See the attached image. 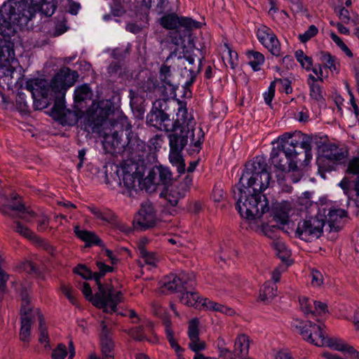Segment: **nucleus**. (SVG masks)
<instances>
[{
  "instance_id": "obj_8",
  "label": "nucleus",
  "mask_w": 359,
  "mask_h": 359,
  "mask_svg": "<svg viewBox=\"0 0 359 359\" xmlns=\"http://www.w3.org/2000/svg\"><path fill=\"white\" fill-rule=\"evenodd\" d=\"M19 65L15 57L13 44L6 40L0 41V86L10 88L16 67Z\"/></svg>"
},
{
  "instance_id": "obj_15",
  "label": "nucleus",
  "mask_w": 359,
  "mask_h": 359,
  "mask_svg": "<svg viewBox=\"0 0 359 359\" xmlns=\"http://www.w3.org/2000/svg\"><path fill=\"white\" fill-rule=\"evenodd\" d=\"M317 164L320 170L331 171L337 167V146L323 144L319 148Z\"/></svg>"
},
{
  "instance_id": "obj_35",
  "label": "nucleus",
  "mask_w": 359,
  "mask_h": 359,
  "mask_svg": "<svg viewBox=\"0 0 359 359\" xmlns=\"http://www.w3.org/2000/svg\"><path fill=\"white\" fill-rule=\"evenodd\" d=\"M276 294L277 288L276 285L271 282H266L260 290L259 299L263 302L269 301L276 296Z\"/></svg>"
},
{
  "instance_id": "obj_13",
  "label": "nucleus",
  "mask_w": 359,
  "mask_h": 359,
  "mask_svg": "<svg viewBox=\"0 0 359 359\" xmlns=\"http://www.w3.org/2000/svg\"><path fill=\"white\" fill-rule=\"evenodd\" d=\"M156 222L157 216L154 205L150 202L142 203L134 217V227L138 230H146L154 227Z\"/></svg>"
},
{
  "instance_id": "obj_33",
  "label": "nucleus",
  "mask_w": 359,
  "mask_h": 359,
  "mask_svg": "<svg viewBox=\"0 0 359 359\" xmlns=\"http://www.w3.org/2000/svg\"><path fill=\"white\" fill-rule=\"evenodd\" d=\"M202 302L203 299H200L198 293L195 292H184L180 297V302L188 306H201Z\"/></svg>"
},
{
  "instance_id": "obj_43",
  "label": "nucleus",
  "mask_w": 359,
  "mask_h": 359,
  "mask_svg": "<svg viewBox=\"0 0 359 359\" xmlns=\"http://www.w3.org/2000/svg\"><path fill=\"white\" fill-rule=\"evenodd\" d=\"M338 351L347 354L351 358L359 359V352L344 341L338 339Z\"/></svg>"
},
{
  "instance_id": "obj_11",
  "label": "nucleus",
  "mask_w": 359,
  "mask_h": 359,
  "mask_svg": "<svg viewBox=\"0 0 359 359\" xmlns=\"http://www.w3.org/2000/svg\"><path fill=\"white\" fill-rule=\"evenodd\" d=\"M324 225L325 222L322 218L309 217L299 222L296 233L302 240L311 242L321 236Z\"/></svg>"
},
{
  "instance_id": "obj_27",
  "label": "nucleus",
  "mask_w": 359,
  "mask_h": 359,
  "mask_svg": "<svg viewBox=\"0 0 359 359\" xmlns=\"http://www.w3.org/2000/svg\"><path fill=\"white\" fill-rule=\"evenodd\" d=\"M182 149L170 147V162L177 168L179 173H184L185 172V163L182 156Z\"/></svg>"
},
{
  "instance_id": "obj_34",
  "label": "nucleus",
  "mask_w": 359,
  "mask_h": 359,
  "mask_svg": "<svg viewBox=\"0 0 359 359\" xmlns=\"http://www.w3.org/2000/svg\"><path fill=\"white\" fill-rule=\"evenodd\" d=\"M249 60V65L254 71L261 69L262 65L264 64L265 58L263 54L255 50H250L247 53Z\"/></svg>"
},
{
  "instance_id": "obj_9",
  "label": "nucleus",
  "mask_w": 359,
  "mask_h": 359,
  "mask_svg": "<svg viewBox=\"0 0 359 359\" xmlns=\"http://www.w3.org/2000/svg\"><path fill=\"white\" fill-rule=\"evenodd\" d=\"M0 211L5 215L17 217L26 222H30L35 216V212L26 208L15 194H11L9 196L0 194Z\"/></svg>"
},
{
  "instance_id": "obj_48",
  "label": "nucleus",
  "mask_w": 359,
  "mask_h": 359,
  "mask_svg": "<svg viewBox=\"0 0 359 359\" xmlns=\"http://www.w3.org/2000/svg\"><path fill=\"white\" fill-rule=\"evenodd\" d=\"M314 300L303 297L299 299V305L302 311L306 315L312 314L313 312Z\"/></svg>"
},
{
  "instance_id": "obj_10",
  "label": "nucleus",
  "mask_w": 359,
  "mask_h": 359,
  "mask_svg": "<svg viewBox=\"0 0 359 359\" xmlns=\"http://www.w3.org/2000/svg\"><path fill=\"white\" fill-rule=\"evenodd\" d=\"M41 311L34 309L29 304V300L27 295L22 296V306L20 309L21 326L20 330V339L29 343L31 335V327L34 320H39Z\"/></svg>"
},
{
  "instance_id": "obj_5",
  "label": "nucleus",
  "mask_w": 359,
  "mask_h": 359,
  "mask_svg": "<svg viewBox=\"0 0 359 359\" xmlns=\"http://www.w3.org/2000/svg\"><path fill=\"white\" fill-rule=\"evenodd\" d=\"M77 77L76 72L65 67L53 78L51 88L58 95H56L52 112L62 125L74 126L81 118L79 111L66 109L64 100L66 90L74 84Z\"/></svg>"
},
{
  "instance_id": "obj_62",
  "label": "nucleus",
  "mask_w": 359,
  "mask_h": 359,
  "mask_svg": "<svg viewBox=\"0 0 359 359\" xmlns=\"http://www.w3.org/2000/svg\"><path fill=\"white\" fill-rule=\"evenodd\" d=\"M61 290L71 303L73 304L76 303V297L72 287L63 285L61 287Z\"/></svg>"
},
{
  "instance_id": "obj_41",
  "label": "nucleus",
  "mask_w": 359,
  "mask_h": 359,
  "mask_svg": "<svg viewBox=\"0 0 359 359\" xmlns=\"http://www.w3.org/2000/svg\"><path fill=\"white\" fill-rule=\"evenodd\" d=\"M92 92L87 84L77 87L74 90V100L76 102H80L87 99H90Z\"/></svg>"
},
{
  "instance_id": "obj_12",
  "label": "nucleus",
  "mask_w": 359,
  "mask_h": 359,
  "mask_svg": "<svg viewBox=\"0 0 359 359\" xmlns=\"http://www.w3.org/2000/svg\"><path fill=\"white\" fill-rule=\"evenodd\" d=\"M103 103H93L85 118V130L91 129L93 133L99 132V128L108 118L111 109L103 107Z\"/></svg>"
},
{
  "instance_id": "obj_17",
  "label": "nucleus",
  "mask_w": 359,
  "mask_h": 359,
  "mask_svg": "<svg viewBox=\"0 0 359 359\" xmlns=\"http://www.w3.org/2000/svg\"><path fill=\"white\" fill-rule=\"evenodd\" d=\"M100 326V345L102 358H100L95 353H91L89 355V359H114V354L112 353L114 344L109 337V330L104 320L101 321Z\"/></svg>"
},
{
  "instance_id": "obj_14",
  "label": "nucleus",
  "mask_w": 359,
  "mask_h": 359,
  "mask_svg": "<svg viewBox=\"0 0 359 359\" xmlns=\"http://www.w3.org/2000/svg\"><path fill=\"white\" fill-rule=\"evenodd\" d=\"M194 278V274L182 273L179 276L170 274L159 282V285L163 293L177 292L184 288V285L188 284L189 281L191 282Z\"/></svg>"
},
{
  "instance_id": "obj_37",
  "label": "nucleus",
  "mask_w": 359,
  "mask_h": 359,
  "mask_svg": "<svg viewBox=\"0 0 359 359\" xmlns=\"http://www.w3.org/2000/svg\"><path fill=\"white\" fill-rule=\"evenodd\" d=\"M184 191L180 189L177 186L172 187L168 193L165 194V198L172 205H177L179 201L185 196Z\"/></svg>"
},
{
  "instance_id": "obj_24",
  "label": "nucleus",
  "mask_w": 359,
  "mask_h": 359,
  "mask_svg": "<svg viewBox=\"0 0 359 359\" xmlns=\"http://www.w3.org/2000/svg\"><path fill=\"white\" fill-rule=\"evenodd\" d=\"M250 347V338L248 335L244 334H239L234 343V355L243 358L248 355Z\"/></svg>"
},
{
  "instance_id": "obj_63",
  "label": "nucleus",
  "mask_w": 359,
  "mask_h": 359,
  "mask_svg": "<svg viewBox=\"0 0 359 359\" xmlns=\"http://www.w3.org/2000/svg\"><path fill=\"white\" fill-rule=\"evenodd\" d=\"M192 177L188 175L185 177L184 180L180 182L179 185H177V187L180 188V189L184 191V194H186L192 184Z\"/></svg>"
},
{
  "instance_id": "obj_55",
  "label": "nucleus",
  "mask_w": 359,
  "mask_h": 359,
  "mask_svg": "<svg viewBox=\"0 0 359 359\" xmlns=\"http://www.w3.org/2000/svg\"><path fill=\"white\" fill-rule=\"evenodd\" d=\"M273 32L267 27L264 26L258 29L257 36L259 42L264 45Z\"/></svg>"
},
{
  "instance_id": "obj_20",
  "label": "nucleus",
  "mask_w": 359,
  "mask_h": 359,
  "mask_svg": "<svg viewBox=\"0 0 359 359\" xmlns=\"http://www.w3.org/2000/svg\"><path fill=\"white\" fill-rule=\"evenodd\" d=\"M199 321L197 318L191 319L189 323L188 337L190 340L189 347L195 353L205 348V344L199 339Z\"/></svg>"
},
{
  "instance_id": "obj_4",
  "label": "nucleus",
  "mask_w": 359,
  "mask_h": 359,
  "mask_svg": "<svg viewBox=\"0 0 359 359\" xmlns=\"http://www.w3.org/2000/svg\"><path fill=\"white\" fill-rule=\"evenodd\" d=\"M98 272L93 273L84 265H78L74 271L85 279L93 278L97 284L99 292L93 299V304L104 312L113 313L116 311V306L123 300V294L110 285H102L100 278L107 273L111 272L113 267L106 265L102 262H97Z\"/></svg>"
},
{
  "instance_id": "obj_18",
  "label": "nucleus",
  "mask_w": 359,
  "mask_h": 359,
  "mask_svg": "<svg viewBox=\"0 0 359 359\" xmlns=\"http://www.w3.org/2000/svg\"><path fill=\"white\" fill-rule=\"evenodd\" d=\"M51 81H53V79ZM51 84L52 82L48 86L47 81L44 79H34L27 81L26 88L31 92L34 99L39 97H48L49 95H51L50 91L54 93L56 97V95H58V93H55L52 89Z\"/></svg>"
},
{
  "instance_id": "obj_39",
  "label": "nucleus",
  "mask_w": 359,
  "mask_h": 359,
  "mask_svg": "<svg viewBox=\"0 0 359 359\" xmlns=\"http://www.w3.org/2000/svg\"><path fill=\"white\" fill-rule=\"evenodd\" d=\"M338 18L344 24L356 25L359 23V16L354 13L351 14L349 11L344 8L340 9Z\"/></svg>"
},
{
  "instance_id": "obj_1",
  "label": "nucleus",
  "mask_w": 359,
  "mask_h": 359,
  "mask_svg": "<svg viewBox=\"0 0 359 359\" xmlns=\"http://www.w3.org/2000/svg\"><path fill=\"white\" fill-rule=\"evenodd\" d=\"M270 180L266 163L262 157H256L245 165L239 183L233 190L241 217L254 220L269 210L266 201H261V193L269 187Z\"/></svg>"
},
{
  "instance_id": "obj_51",
  "label": "nucleus",
  "mask_w": 359,
  "mask_h": 359,
  "mask_svg": "<svg viewBox=\"0 0 359 359\" xmlns=\"http://www.w3.org/2000/svg\"><path fill=\"white\" fill-rule=\"evenodd\" d=\"M120 144L118 140L114 139L113 136L106 134L104 136L103 146L109 152H113L114 150Z\"/></svg>"
},
{
  "instance_id": "obj_50",
  "label": "nucleus",
  "mask_w": 359,
  "mask_h": 359,
  "mask_svg": "<svg viewBox=\"0 0 359 359\" xmlns=\"http://www.w3.org/2000/svg\"><path fill=\"white\" fill-rule=\"evenodd\" d=\"M167 339L170 343V346L175 350L176 353L180 356L183 352V348L177 344L174 338L173 331L171 328H167Z\"/></svg>"
},
{
  "instance_id": "obj_3",
  "label": "nucleus",
  "mask_w": 359,
  "mask_h": 359,
  "mask_svg": "<svg viewBox=\"0 0 359 359\" xmlns=\"http://www.w3.org/2000/svg\"><path fill=\"white\" fill-rule=\"evenodd\" d=\"M196 122L191 116H188L185 107H180L176 113L173 128L168 135L169 146L177 149L184 148L189 144V152H199L204 140L201 128H196Z\"/></svg>"
},
{
  "instance_id": "obj_6",
  "label": "nucleus",
  "mask_w": 359,
  "mask_h": 359,
  "mask_svg": "<svg viewBox=\"0 0 359 359\" xmlns=\"http://www.w3.org/2000/svg\"><path fill=\"white\" fill-rule=\"evenodd\" d=\"M34 9L27 3L11 1L0 10V35L10 38L16 26L26 25L34 16Z\"/></svg>"
},
{
  "instance_id": "obj_29",
  "label": "nucleus",
  "mask_w": 359,
  "mask_h": 359,
  "mask_svg": "<svg viewBox=\"0 0 359 359\" xmlns=\"http://www.w3.org/2000/svg\"><path fill=\"white\" fill-rule=\"evenodd\" d=\"M39 327H38V332H39V342L41 344H43L44 347L46 348H49L50 347V340H49V335L48 332V327L46 323L44 317L41 312L40 313V315L39 316Z\"/></svg>"
},
{
  "instance_id": "obj_54",
  "label": "nucleus",
  "mask_w": 359,
  "mask_h": 359,
  "mask_svg": "<svg viewBox=\"0 0 359 359\" xmlns=\"http://www.w3.org/2000/svg\"><path fill=\"white\" fill-rule=\"evenodd\" d=\"M311 283L313 287H318L323 284V276L320 271L312 269L311 271Z\"/></svg>"
},
{
  "instance_id": "obj_44",
  "label": "nucleus",
  "mask_w": 359,
  "mask_h": 359,
  "mask_svg": "<svg viewBox=\"0 0 359 359\" xmlns=\"http://www.w3.org/2000/svg\"><path fill=\"white\" fill-rule=\"evenodd\" d=\"M15 231L24 236L26 238H28L31 241H37L39 238L32 232L29 229L23 226L20 222H15Z\"/></svg>"
},
{
  "instance_id": "obj_42",
  "label": "nucleus",
  "mask_w": 359,
  "mask_h": 359,
  "mask_svg": "<svg viewBox=\"0 0 359 359\" xmlns=\"http://www.w3.org/2000/svg\"><path fill=\"white\" fill-rule=\"evenodd\" d=\"M57 8V0H41L40 11L47 17L51 16Z\"/></svg>"
},
{
  "instance_id": "obj_32",
  "label": "nucleus",
  "mask_w": 359,
  "mask_h": 359,
  "mask_svg": "<svg viewBox=\"0 0 359 359\" xmlns=\"http://www.w3.org/2000/svg\"><path fill=\"white\" fill-rule=\"evenodd\" d=\"M139 255L142 261L151 266H156L158 262V257L156 253L146 250L144 246L140 244L137 247Z\"/></svg>"
},
{
  "instance_id": "obj_23",
  "label": "nucleus",
  "mask_w": 359,
  "mask_h": 359,
  "mask_svg": "<svg viewBox=\"0 0 359 359\" xmlns=\"http://www.w3.org/2000/svg\"><path fill=\"white\" fill-rule=\"evenodd\" d=\"M148 180L155 185H168L172 180V175L168 168L160 165L156 168V172L149 175Z\"/></svg>"
},
{
  "instance_id": "obj_38",
  "label": "nucleus",
  "mask_w": 359,
  "mask_h": 359,
  "mask_svg": "<svg viewBox=\"0 0 359 359\" xmlns=\"http://www.w3.org/2000/svg\"><path fill=\"white\" fill-rule=\"evenodd\" d=\"M347 171L349 173L358 175L355 184V190L357 196H359V149L357 151L356 156L349 161Z\"/></svg>"
},
{
  "instance_id": "obj_61",
  "label": "nucleus",
  "mask_w": 359,
  "mask_h": 359,
  "mask_svg": "<svg viewBox=\"0 0 359 359\" xmlns=\"http://www.w3.org/2000/svg\"><path fill=\"white\" fill-rule=\"evenodd\" d=\"M279 229H280V227L279 226H276V225H271V226H269V225H266V226H264V233L266 236H267L268 237L273 239L274 240H276V237H277V234H276V231H278Z\"/></svg>"
},
{
  "instance_id": "obj_64",
  "label": "nucleus",
  "mask_w": 359,
  "mask_h": 359,
  "mask_svg": "<svg viewBox=\"0 0 359 359\" xmlns=\"http://www.w3.org/2000/svg\"><path fill=\"white\" fill-rule=\"evenodd\" d=\"M219 354V357L220 359H236L233 357V353H231L226 347L218 348Z\"/></svg>"
},
{
  "instance_id": "obj_47",
  "label": "nucleus",
  "mask_w": 359,
  "mask_h": 359,
  "mask_svg": "<svg viewBox=\"0 0 359 359\" xmlns=\"http://www.w3.org/2000/svg\"><path fill=\"white\" fill-rule=\"evenodd\" d=\"M320 60L325 67L328 68L330 70L336 69L334 57L332 56L329 52H320Z\"/></svg>"
},
{
  "instance_id": "obj_22",
  "label": "nucleus",
  "mask_w": 359,
  "mask_h": 359,
  "mask_svg": "<svg viewBox=\"0 0 359 359\" xmlns=\"http://www.w3.org/2000/svg\"><path fill=\"white\" fill-rule=\"evenodd\" d=\"M292 205L289 201H283L273 205V219L280 225L286 224L289 219V212Z\"/></svg>"
},
{
  "instance_id": "obj_60",
  "label": "nucleus",
  "mask_w": 359,
  "mask_h": 359,
  "mask_svg": "<svg viewBox=\"0 0 359 359\" xmlns=\"http://www.w3.org/2000/svg\"><path fill=\"white\" fill-rule=\"evenodd\" d=\"M313 312L312 315H319L321 316L323 314H325L327 312V305L320 302L314 301L313 302Z\"/></svg>"
},
{
  "instance_id": "obj_31",
  "label": "nucleus",
  "mask_w": 359,
  "mask_h": 359,
  "mask_svg": "<svg viewBox=\"0 0 359 359\" xmlns=\"http://www.w3.org/2000/svg\"><path fill=\"white\" fill-rule=\"evenodd\" d=\"M308 84L309 86V95L311 98L317 102L322 101L323 100V90L314 76L311 74L309 76Z\"/></svg>"
},
{
  "instance_id": "obj_45",
  "label": "nucleus",
  "mask_w": 359,
  "mask_h": 359,
  "mask_svg": "<svg viewBox=\"0 0 359 359\" xmlns=\"http://www.w3.org/2000/svg\"><path fill=\"white\" fill-rule=\"evenodd\" d=\"M272 246L277 251V255L282 259H285L290 256V252L282 241L278 239L273 241Z\"/></svg>"
},
{
  "instance_id": "obj_16",
  "label": "nucleus",
  "mask_w": 359,
  "mask_h": 359,
  "mask_svg": "<svg viewBox=\"0 0 359 359\" xmlns=\"http://www.w3.org/2000/svg\"><path fill=\"white\" fill-rule=\"evenodd\" d=\"M147 122L158 130L168 132L173 128L175 119L172 120L163 110L153 107L147 116Z\"/></svg>"
},
{
  "instance_id": "obj_2",
  "label": "nucleus",
  "mask_w": 359,
  "mask_h": 359,
  "mask_svg": "<svg viewBox=\"0 0 359 359\" xmlns=\"http://www.w3.org/2000/svg\"><path fill=\"white\" fill-rule=\"evenodd\" d=\"M273 144L277 143L271 152V163L283 171H297L299 167L306 165L312 158L309 137L299 142L292 133L279 136Z\"/></svg>"
},
{
  "instance_id": "obj_7",
  "label": "nucleus",
  "mask_w": 359,
  "mask_h": 359,
  "mask_svg": "<svg viewBox=\"0 0 359 359\" xmlns=\"http://www.w3.org/2000/svg\"><path fill=\"white\" fill-rule=\"evenodd\" d=\"M292 326L306 341L317 346H327L332 350H337L336 341L325 337L322 324L297 320Z\"/></svg>"
},
{
  "instance_id": "obj_25",
  "label": "nucleus",
  "mask_w": 359,
  "mask_h": 359,
  "mask_svg": "<svg viewBox=\"0 0 359 359\" xmlns=\"http://www.w3.org/2000/svg\"><path fill=\"white\" fill-rule=\"evenodd\" d=\"M74 233L79 238L86 243L88 247L93 245H99L101 243V240L94 232L80 229L79 226L74 227Z\"/></svg>"
},
{
  "instance_id": "obj_58",
  "label": "nucleus",
  "mask_w": 359,
  "mask_h": 359,
  "mask_svg": "<svg viewBox=\"0 0 359 359\" xmlns=\"http://www.w3.org/2000/svg\"><path fill=\"white\" fill-rule=\"evenodd\" d=\"M327 222L330 228L331 231H337V210L335 209L330 210L326 215Z\"/></svg>"
},
{
  "instance_id": "obj_52",
  "label": "nucleus",
  "mask_w": 359,
  "mask_h": 359,
  "mask_svg": "<svg viewBox=\"0 0 359 359\" xmlns=\"http://www.w3.org/2000/svg\"><path fill=\"white\" fill-rule=\"evenodd\" d=\"M38 217V226L37 229L39 231H45L48 225H49V218L43 212H41L39 215L35 213V216L31 218V222L34 218Z\"/></svg>"
},
{
  "instance_id": "obj_56",
  "label": "nucleus",
  "mask_w": 359,
  "mask_h": 359,
  "mask_svg": "<svg viewBox=\"0 0 359 359\" xmlns=\"http://www.w3.org/2000/svg\"><path fill=\"white\" fill-rule=\"evenodd\" d=\"M67 355L66 346L63 344H59L53 351L52 359H65Z\"/></svg>"
},
{
  "instance_id": "obj_49",
  "label": "nucleus",
  "mask_w": 359,
  "mask_h": 359,
  "mask_svg": "<svg viewBox=\"0 0 359 359\" xmlns=\"http://www.w3.org/2000/svg\"><path fill=\"white\" fill-rule=\"evenodd\" d=\"M160 79L161 80L168 86H173L172 80V74L170 67L163 65L160 69Z\"/></svg>"
},
{
  "instance_id": "obj_59",
  "label": "nucleus",
  "mask_w": 359,
  "mask_h": 359,
  "mask_svg": "<svg viewBox=\"0 0 359 359\" xmlns=\"http://www.w3.org/2000/svg\"><path fill=\"white\" fill-rule=\"evenodd\" d=\"M276 81H272L268 90L263 94L266 104L270 105L275 95Z\"/></svg>"
},
{
  "instance_id": "obj_26",
  "label": "nucleus",
  "mask_w": 359,
  "mask_h": 359,
  "mask_svg": "<svg viewBox=\"0 0 359 359\" xmlns=\"http://www.w3.org/2000/svg\"><path fill=\"white\" fill-rule=\"evenodd\" d=\"M201 307L207 311L219 312L227 316H233L235 313V311L231 308L215 302L208 298L203 299Z\"/></svg>"
},
{
  "instance_id": "obj_36",
  "label": "nucleus",
  "mask_w": 359,
  "mask_h": 359,
  "mask_svg": "<svg viewBox=\"0 0 359 359\" xmlns=\"http://www.w3.org/2000/svg\"><path fill=\"white\" fill-rule=\"evenodd\" d=\"M274 56L278 57L281 55L280 43L273 33L269 38V39L263 45Z\"/></svg>"
},
{
  "instance_id": "obj_57",
  "label": "nucleus",
  "mask_w": 359,
  "mask_h": 359,
  "mask_svg": "<svg viewBox=\"0 0 359 359\" xmlns=\"http://www.w3.org/2000/svg\"><path fill=\"white\" fill-rule=\"evenodd\" d=\"M179 27H183L188 29L198 28L200 22L189 18H180Z\"/></svg>"
},
{
  "instance_id": "obj_46",
  "label": "nucleus",
  "mask_w": 359,
  "mask_h": 359,
  "mask_svg": "<svg viewBox=\"0 0 359 359\" xmlns=\"http://www.w3.org/2000/svg\"><path fill=\"white\" fill-rule=\"evenodd\" d=\"M295 57L297 60L301 64L302 67L306 70L312 69V59L311 57L306 55L303 50H298L295 52Z\"/></svg>"
},
{
  "instance_id": "obj_19",
  "label": "nucleus",
  "mask_w": 359,
  "mask_h": 359,
  "mask_svg": "<svg viewBox=\"0 0 359 359\" xmlns=\"http://www.w3.org/2000/svg\"><path fill=\"white\" fill-rule=\"evenodd\" d=\"M156 88V81L151 79H148L147 81L141 83L136 90H130L129 96L130 98V102L133 104H141L144 102L148 93L153 92Z\"/></svg>"
},
{
  "instance_id": "obj_53",
  "label": "nucleus",
  "mask_w": 359,
  "mask_h": 359,
  "mask_svg": "<svg viewBox=\"0 0 359 359\" xmlns=\"http://www.w3.org/2000/svg\"><path fill=\"white\" fill-rule=\"evenodd\" d=\"M318 28L311 25L303 34H299V39L302 43H305L318 34Z\"/></svg>"
},
{
  "instance_id": "obj_21",
  "label": "nucleus",
  "mask_w": 359,
  "mask_h": 359,
  "mask_svg": "<svg viewBox=\"0 0 359 359\" xmlns=\"http://www.w3.org/2000/svg\"><path fill=\"white\" fill-rule=\"evenodd\" d=\"M137 182H139L137 174L130 173L126 170V168H122L119 184L125 188V190L122 191L123 194L131 196L133 191L135 190Z\"/></svg>"
},
{
  "instance_id": "obj_28",
  "label": "nucleus",
  "mask_w": 359,
  "mask_h": 359,
  "mask_svg": "<svg viewBox=\"0 0 359 359\" xmlns=\"http://www.w3.org/2000/svg\"><path fill=\"white\" fill-rule=\"evenodd\" d=\"M88 210L98 219L107 223H114L116 216L114 213L107 208H99L95 206H88Z\"/></svg>"
},
{
  "instance_id": "obj_40",
  "label": "nucleus",
  "mask_w": 359,
  "mask_h": 359,
  "mask_svg": "<svg viewBox=\"0 0 359 359\" xmlns=\"http://www.w3.org/2000/svg\"><path fill=\"white\" fill-rule=\"evenodd\" d=\"M180 18L172 13L168 14L161 18V25L168 29H175L179 27Z\"/></svg>"
},
{
  "instance_id": "obj_30",
  "label": "nucleus",
  "mask_w": 359,
  "mask_h": 359,
  "mask_svg": "<svg viewBox=\"0 0 359 359\" xmlns=\"http://www.w3.org/2000/svg\"><path fill=\"white\" fill-rule=\"evenodd\" d=\"M151 324L148 322L130 329L128 334L135 340L143 341L147 339V334L148 332H151Z\"/></svg>"
}]
</instances>
